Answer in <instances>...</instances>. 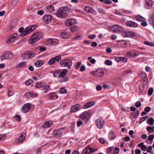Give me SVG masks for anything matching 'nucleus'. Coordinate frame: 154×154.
Listing matches in <instances>:
<instances>
[{
    "mask_svg": "<svg viewBox=\"0 0 154 154\" xmlns=\"http://www.w3.org/2000/svg\"><path fill=\"white\" fill-rule=\"evenodd\" d=\"M69 13V9L67 7H62L57 11L56 15L58 17L65 18L67 17Z\"/></svg>",
    "mask_w": 154,
    "mask_h": 154,
    "instance_id": "obj_1",
    "label": "nucleus"
},
{
    "mask_svg": "<svg viewBox=\"0 0 154 154\" xmlns=\"http://www.w3.org/2000/svg\"><path fill=\"white\" fill-rule=\"evenodd\" d=\"M41 35L40 32L34 33L30 38L29 40V43L31 44H33L38 40L41 38Z\"/></svg>",
    "mask_w": 154,
    "mask_h": 154,
    "instance_id": "obj_2",
    "label": "nucleus"
},
{
    "mask_svg": "<svg viewBox=\"0 0 154 154\" xmlns=\"http://www.w3.org/2000/svg\"><path fill=\"white\" fill-rule=\"evenodd\" d=\"M34 52L31 51H27L25 52L22 55V57L24 60H27L32 58L35 56Z\"/></svg>",
    "mask_w": 154,
    "mask_h": 154,
    "instance_id": "obj_3",
    "label": "nucleus"
},
{
    "mask_svg": "<svg viewBox=\"0 0 154 154\" xmlns=\"http://www.w3.org/2000/svg\"><path fill=\"white\" fill-rule=\"evenodd\" d=\"M35 28L36 26L35 25H32L27 27L22 33H21V35L23 36L27 35L33 31Z\"/></svg>",
    "mask_w": 154,
    "mask_h": 154,
    "instance_id": "obj_4",
    "label": "nucleus"
},
{
    "mask_svg": "<svg viewBox=\"0 0 154 154\" xmlns=\"http://www.w3.org/2000/svg\"><path fill=\"white\" fill-rule=\"evenodd\" d=\"M60 64L61 67H67L69 69L70 68V66L72 65V62L70 60L66 59L61 61Z\"/></svg>",
    "mask_w": 154,
    "mask_h": 154,
    "instance_id": "obj_5",
    "label": "nucleus"
},
{
    "mask_svg": "<svg viewBox=\"0 0 154 154\" xmlns=\"http://www.w3.org/2000/svg\"><path fill=\"white\" fill-rule=\"evenodd\" d=\"M109 30L114 33H119L122 32L123 29L121 26L118 25H115L110 27Z\"/></svg>",
    "mask_w": 154,
    "mask_h": 154,
    "instance_id": "obj_6",
    "label": "nucleus"
},
{
    "mask_svg": "<svg viewBox=\"0 0 154 154\" xmlns=\"http://www.w3.org/2000/svg\"><path fill=\"white\" fill-rule=\"evenodd\" d=\"M90 117L89 113L86 111L82 112L80 115V119L85 121H87L88 120Z\"/></svg>",
    "mask_w": 154,
    "mask_h": 154,
    "instance_id": "obj_7",
    "label": "nucleus"
},
{
    "mask_svg": "<svg viewBox=\"0 0 154 154\" xmlns=\"http://www.w3.org/2000/svg\"><path fill=\"white\" fill-rule=\"evenodd\" d=\"M95 123L97 127L100 129L102 128L104 125V121L101 118L97 119L96 120Z\"/></svg>",
    "mask_w": 154,
    "mask_h": 154,
    "instance_id": "obj_8",
    "label": "nucleus"
},
{
    "mask_svg": "<svg viewBox=\"0 0 154 154\" xmlns=\"http://www.w3.org/2000/svg\"><path fill=\"white\" fill-rule=\"evenodd\" d=\"M26 135V133H23L21 134L18 138L16 139L15 141V143H21L24 140Z\"/></svg>",
    "mask_w": 154,
    "mask_h": 154,
    "instance_id": "obj_9",
    "label": "nucleus"
},
{
    "mask_svg": "<svg viewBox=\"0 0 154 154\" xmlns=\"http://www.w3.org/2000/svg\"><path fill=\"white\" fill-rule=\"evenodd\" d=\"M104 74V71L101 69H98L96 72H93L92 73L94 76L98 78L103 76Z\"/></svg>",
    "mask_w": 154,
    "mask_h": 154,
    "instance_id": "obj_10",
    "label": "nucleus"
},
{
    "mask_svg": "<svg viewBox=\"0 0 154 154\" xmlns=\"http://www.w3.org/2000/svg\"><path fill=\"white\" fill-rule=\"evenodd\" d=\"M58 40L56 39L49 38L47 40L46 42V44L47 45H56L58 43Z\"/></svg>",
    "mask_w": 154,
    "mask_h": 154,
    "instance_id": "obj_11",
    "label": "nucleus"
},
{
    "mask_svg": "<svg viewBox=\"0 0 154 154\" xmlns=\"http://www.w3.org/2000/svg\"><path fill=\"white\" fill-rule=\"evenodd\" d=\"M94 151V149L91 147H85L83 150L82 154H91Z\"/></svg>",
    "mask_w": 154,
    "mask_h": 154,
    "instance_id": "obj_12",
    "label": "nucleus"
},
{
    "mask_svg": "<svg viewBox=\"0 0 154 154\" xmlns=\"http://www.w3.org/2000/svg\"><path fill=\"white\" fill-rule=\"evenodd\" d=\"M76 23V20L74 19H69L66 20L65 22V24L67 26H72Z\"/></svg>",
    "mask_w": 154,
    "mask_h": 154,
    "instance_id": "obj_13",
    "label": "nucleus"
},
{
    "mask_svg": "<svg viewBox=\"0 0 154 154\" xmlns=\"http://www.w3.org/2000/svg\"><path fill=\"white\" fill-rule=\"evenodd\" d=\"M12 55V53L9 52H6L2 54L1 57V58L2 60L8 59L11 57Z\"/></svg>",
    "mask_w": 154,
    "mask_h": 154,
    "instance_id": "obj_14",
    "label": "nucleus"
},
{
    "mask_svg": "<svg viewBox=\"0 0 154 154\" xmlns=\"http://www.w3.org/2000/svg\"><path fill=\"white\" fill-rule=\"evenodd\" d=\"M125 25L128 27L136 28L137 27L138 24L133 21H128L125 23Z\"/></svg>",
    "mask_w": 154,
    "mask_h": 154,
    "instance_id": "obj_15",
    "label": "nucleus"
},
{
    "mask_svg": "<svg viewBox=\"0 0 154 154\" xmlns=\"http://www.w3.org/2000/svg\"><path fill=\"white\" fill-rule=\"evenodd\" d=\"M31 108V105L30 103H26L23 106L22 110L23 112L26 113L28 112Z\"/></svg>",
    "mask_w": 154,
    "mask_h": 154,
    "instance_id": "obj_16",
    "label": "nucleus"
},
{
    "mask_svg": "<svg viewBox=\"0 0 154 154\" xmlns=\"http://www.w3.org/2000/svg\"><path fill=\"white\" fill-rule=\"evenodd\" d=\"M43 19L46 23H48L51 21L52 16L51 15H45L43 16Z\"/></svg>",
    "mask_w": 154,
    "mask_h": 154,
    "instance_id": "obj_17",
    "label": "nucleus"
},
{
    "mask_svg": "<svg viewBox=\"0 0 154 154\" xmlns=\"http://www.w3.org/2000/svg\"><path fill=\"white\" fill-rule=\"evenodd\" d=\"M17 34H12L7 41V42L8 44H11L14 41L17 39Z\"/></svg>",
    "mask_w": 154,
    "mask_h": 154,
    "instance_id": "obj_18",
    "label": "nucleus"
},
{
    "mask_svg": "<svg viewBox=\"0 0 154 154\" xmlns=\"http://www.w3.org/2000/svg\"><path fill=\"white\" fill-rule=\"evenodd\" d=\"M81 109L80 105L79 104H77L72 106L70 110L72 112H76Z\"/></svg>",
    "mask_w": 154,
    "mask_h": 154,
    "instance_id": "obj_19",
    "label": "nucleus"
},
{
    "mask_svg": "<svg viewBox=\"0 0 154 154\" xmlns=\"http://www.w3.org/2000/svg\"><path fill=\"white\" fill-rule=\"evenodd\" d=\"M85 11L86 12L90 13L93 14H96V11L92 9L89 6H86L84 9Z\"/></svg>",
    "mask_w": 154,
    "mask_h": 154,
    "instance_id": "obj_20",
    "label": "nucleus"
},
{
    "mask_svg": "<svg viewBox=\"0 0 154 154\" xmlns=\"http://www.w3.org/2000/svg\"><path fill=\"white\" fill-rule=\"evenodd\" d=\"M152 6V4L150 0H145V7L147 9H150Z\"/></svg>",
    "mask_w": 154,
    "mask_h": 154,
    "instance_id": "obj_21",
    "label": "nucleus"
},
{
    "mask_svg": "<svg viewBox=\"0 0 154 154\" xmlns=\"http://www.w3.org/2000/svg\"><path fill=\"white\" fill-rule=\"evenodd\" d=\"M49 96L50 99L56 100L58 98V96L55 93L52 92L49 94Z\"/></svg>",
    "mask_w": 154,
    "mask_h": 154,
    "instance_id": "obj_22",
    "label": "nucleus"
},
{
    "mask_svg": "<svg viewBox=\"0 0 154 154\" xmlns=\"http://www.w3.org/2000/svg\"><path fill=\"white\" fill-rule=\"evenodd\" d=\"M119 42H120V43H119V44L120 47L125 48L127 47L128 42L126 41L122 40L119 41Z\"/></svg>",
    "mask_w": 154,
    "mask_h": 154,
    "instance_id": "obj_23",
    "label": "nucleus"
},
{
    "mask_svg": "<svg viewBox=\"0 0 154 154\" xmlns=\"http://www.w3.org/2000/svg\"><path fill=\"white\" fill-rule=\"evenodd\" d=\"M62 133L59 130H54L53 132V135L55 137H58L61 136Z\"/></svg>",
    "mask_w": 154,
    "mask_h": 154,
    "instance_id": "obj_24",
    "label": "nucleus"
},
{
    "mask_svg": "<svg viewBox=\"0 0 154 154\" xmlns=\"http://www.w3.org/2000/svg\"><path fill=\"white\" fill-rule=\"evenodd\" d=\"M53 122L51 121H48L45 123L43 126V127L45 128L47 127H49L51 126Z\"/></svg>",
    "mask_w": 154,
    "mask_h": 154,
    "instance_id": "obj_25",
    "label": "nucleus"
},
{
    "mask_svg": "<svg viewBox=\"0 0 154 154\" xmlns=\"http://www.w3.org/2000/svg\"><path fill=\"white\" fill-rule=\"evenodd\" d=\"M60 37L64 39H66L69 37V35L67 32H61L60 34Z\"/></svg>",
    "mask_w": 154,
    "mask_h": 154,
    "instance_id": "obj_26",
    "label": "nucleus"
},
{
    "mask_svg": "<svg viewBox=\"0 0 154 154\" xmlns=\"http://www.w3.org/2000/svg\"><path fill=\"white\" fill-rule=\"evenodd\" d=\"M44 63L42 61L39 60L36 62L34 63L35 66L36 67H39L41 66Z\"/></svg>",
    "mask_w": 154,
    "mask_h": 154,
    "instance_id": "obj_27",
    "label": "nucleus"
},
{
    "mask_svg": "<svg viewBox=\"0 0 154 154\" xmlns=\"http://www.w3.org/2000/svg\"><path fill=\"white\" fill-rule=\"evenodd\" d=\"M147 122L148 124L150 125H152L154 124V120L153 118L150 117L147 119Z\"/></svg>",
    "mask_w": 154,
    "mask_h": 154,
    "instance_id": "obj_28",
    "label": "nucleus"
},
{
    "mask_svg": "<svg viewBox=\"0 0 154 154\" xmlns=\"http://www.w3.org/2000/svg\"><path fill=\"white\" fill-rule=\"evenodd\" d=\"M126 34L128 37H132L136 35L135 33L132 31H128L126 32Z\"/></svg>",
    "mask_w": 154,
    "mask_h": 154,
    "instance_id": "obj_29",
    "label": "nucleus"
},
{
    "mask_svg": "<svg viewBox=\"0 0 154 154\" xmlns=\"http://www.w3.org/2000/svg\"><path fill=\"white\" fill-rule=\"evenodd\" d=\"M46 9L50 12H52L54 10V7L51 5H48L46 7Z\"/></svg>",
    "mask_w": 154,
    "mask_h": 154,
    "instance_id": "obj_30",
    "label": "nucleus"
},
{
    "mask_svg": "<svg viewBox=\"0 0 154 154\" xmlns=\"http://www.w3.org/2000/svg\"><path fill=\"white\" fill-rule=\"evenodd\" d=\"M67 72V70L66 69H63L59 75L58 76L60 78H61L65 75Z\"/></svg>",
    "mask_w": 154,
    "mask_h": 154,
    "instance_id": "obj_31",
    "label": "nucleus"
},
{
    "mask_svg": "<svg viewBox=\"0 0 154 154\" xmlns=\"http://www.w3.org/2000/svg\"><path fill=\"white\" fill-rule=\"evenodd\" d=\"M94 104L95 103L94 102H91L88 103L85 105V106H84V108L85 109H87L94 105Z\"/></svg>",
    "mask_w": 154,
    "mask_h": 154,
    "instance_id": "obj_32",
    "label": "nucleus"
},
{
    "mask_svg": "<svg viewBox=\"0 0 154 154\" xmlns=\"http://www.w3.org/2000/svg\"><path fill=\"white\" fill-rule=\"evenodd\" d=\"M136 18V20L139 21H143L146 20L144 17L140 15L137 16Z\"/></svg>",
    "mask_w": 154,
    "mask_h": 154,
    "instance_id": "obj_33",
    "label": "nucleus"
},
{
    "mask_svg": "<svg viewBox=\"0 0 154 154\" xmlns=\"http://www.w3.org/2000/svg\"><path fill=\"white\" fill-rule=\"evenodd\" d=\"M149 22L154 27V16H152L150 17L149 20Z\"/></svg>",
    "mask_w": 154,
    "mask_h": 154,
    "instance_id": "obj_34",
    "label": "nucleus"
},
{
    "mask_svg": "<svg viewBox=\"0 0 154 154\" xmlns=\"http://www.w3.org/2000/svg\"><path fill=\"white\" fill-rule=\"evenodd\" d=\"M79 29L78 27L77 26H73L70 28V30L72 32H75L77 31Z\"/></svg>",
    "mask_w": 154,
    "mask_h": 154,
    "instance_id": "obj_35",
    "label": "nucleus"
},
{
    "mask_svg": "<svg viewBox=\"0 0 154 154\" xmlns=\"http://www.w3.org/2000/svg\"><path fill=\"white\" fill-rule=\"evenodd\" d=\"M44 88V90L45 93H47L48 91V89H50V86L48 85H45L43 86Z\"/></svg>",
    "mask_w": 154,
    "mask_h": 154,
    "instance_id": "obj_36",
    "label": "nucleus"
},
{
    "mask_svg": "<svg viewBox=\"0 0 154 154\" xmlns=\"http://www.w3.org/2000/svg\"><path fill=\"white\" fill-rule=\"evenodd\" d=\"M25 96L29 98L30 97H34L35 96V95L33 94H32V93L30 92H28L26 93V94H25Z\"/></svg>",
    "mask_w": 154,
    "mask_h": 154,
    "instance_id": "obj_37",
    "label": "nucleus"
},
{
    "mask_svg": "<svg viewBox=\"0 0 154 154\" xmlns=\"http://www.w3.org/2000/svg\"><path fill=\"white\" fill-rule=\"evenodd\" d=\"M35 86L36 88H40L42 87L43 86L42 82H38L36 83L35 84Z\"/></svg>",
    "mask_w": 154,
    "mask_h": 154,
    "instance_id": "obj_38",
    "label": "nucleus"
},
{
    "mask_svg": "<svg viewBox=\"0 0 154 154\" xmlns=\"http://www.w3.org/2000/svg\"><path fill=\"white\" fill-rule=\"evenodd\" d=\"M101 2H103L104 3L107 4H110L112 3V1L110 0H98Z\"/></svg>",
    "mask_w": 154,
    "mask_h": 154,
    "instance_id": "obj_39",
    "label": "nucleus"
},
{
    "mask_svg": "<svg viewBox=\"0 0 154 154\" xmlns=\"http://www.w3.org/2000/svg\"><path fill=\"white\" fill-rule=\"evenodd\" d=\"M145 45H147L151 47L154 46V43L152 42H150L147 41H145L144 42Z\"/></svg>",
    "mask_w": 154,
    "mask_h": 154,
    "instance_id": "obj_40",
    "label": "nucleus"
},
{
    "mask_svg": "<svg viewBox=\"0 0 154 154\" xmlns=\"http://www.w3.org/2000/svg\"><path fill=\"white\" fill-rule=\"evenodd\" d=\"M139 114V111L137 110L132 113V115L134 118H136L138 116Z\"/></svg>",
    "mask_w": 154,
    "mask_h": 154,
    "instance_id": "obj_41",
    "label": "nucleus"
},
{
    "mask_svg": "<svg viewBox=\"0 0 154 154\" xmlns=\"http://www.w3.org/2000/svg\"><path fill=\"white\" fill-rule=\"evenodd\" d=\"M55 62L53 57L51 58L48 62V63L50 65H51L54 64Z\"/></svg>",
    "mask_w": 154,
    "mask_h": 154,
    "instance_id": "obj_42",
    "label": "nucleus"
},
{
    "mask_svg": "<svg viewBox=\"0 0 154 154\" xmlns=\"http://www.w3.org/2000/svg\"><path fill=\"white\" fill-rule=\"evenodd\" d=\"M55 62H57L60 60L61 59V57L60 55H58L56 57H53Z\"/></svg>",
    "mask_w": 154,
    "mask_h": 154,
    "instance_id": "obj_43",
    "label": "nucleus"
},
{
    "mask_svg": "<svg viewBox=\"0 0 154 154\" xmlns=\"http://www.w3.org/2000/svg\"><path fill=\"white\" fill-rule=\"evenodd\" d=\"M14 92L10 88L9 89L8 91V94L9 96H11L14 95Z\"/></svg>",
    "mask_w": 154,
    "mask_h": 154,
    "instance_id": "obj_44",
    "label": "nucleus"
},
{
    "mask_svg": "<svg viewBox=\"0 0 154 154\" xmlns=\"http://www.w3.org/2000/svg\"><path fill=\"white\" fill-rule=\"evenodd\" d=\"M109 136L110 139L112 140L115 138L116 135L114 134V133L113 132H111L109 133Z\"/></svg>",
    "mask_w": 154,
    "mask_h": 154,
    "instance_id": "obj_45",
    "label": "nucleus"
},
{
    "mask_svg": "<svg viewBox=\"0 0 154 154\" xmlns=\"http://www.w3.org/2000/svg\"><path fill=\"white\" fill-rule=\"evenodd\" d=\"M119 148L115 147L113 150V154H117L119 152Z\"/></svg>",
    "mask_w": 154,
    "mask_h": 154,
    "instance_id": "obj_46",
    "label": "nucleus"
},
{
    "mask_svg": "<svg viewBox=\"0 0 154 154\" xmlns=\"http://www.w3.org/2000/svg\"><path fill=\"white\" fill-rule=\"evenodd\" d=\"M83 122L80 120L78 121L77 122V126L78 127H79L81 126H82L83 125Z\"/></svg>",
    "mask_w": 154,
    "mask_h": 154,
    "instance_id": "obj_47",
    "label": "nucleus"
},
{
    "mask_svg": "<svg viewBox=\"0 0 154 154\" xmlns=\"http://www.w3.org/2000/svg\"><path fill=\"white\" fill-rule=\"evenodd\" d=\"M145 86L144 85H140L139 87V91L141 93L143 92Z\"/></svg>",
    "mask_w": 154,
    "mask_h": 154,
    "instance_id": "obj_48",
    "label": "nucleus"
},
{
    "mask_svg": "<svg viewBox=\"0 0 154 154\" xmlns=\"http://www.w3.org/2000/svg\"><path fill=\"white\" fill-rule=\"evenodd\" d=\"M153 91V89L152 88H150L149 89L148 92V95L150 96L152 94Z\"/></svg>",
    "mask_w": 154,
    "mask_h": 154,
    "instance_id": "obj_49",
    "label": "nucleus"
},
{
    "mask_svg": "<svg viewBox=\"0 0 154 154\" xmlns=\"http://www.w3.org/2000/svg\"><path fill=\"white\" fill-rule=\"evenodd\" d=\"M60 92L61 94H66L67 92V90L64 88H62L60 89Z\"/></svg>",
    "mask_w": 154,
    "mask_h": 154,
    "instance_id": "obj_50",
    "label": "nucleus"
},
{
    "mask_svg": "<svg viewBox=\"0 0 154 154\" xmlns=\"http://www.w3.org/2000/svg\"><path fill=\"white\" fill-rule=\"evenodd\" d=\"M32 82V80H28L26 81L25 82V85L27 86L30 85Z\"/></svg>",
    "mask_w": 154,
    "mask_h": 154,
    "instance_id": "obj_51",
    "label": "nucleus"
},
{
    "mask_svg": "<svg viewBox=\"0 0 154 154\" xmlns=\"http://www.w3.org/2000/svg\"><path fill=\"white\" fill-rule=\"evenodd\" d=\"M126 55L130 57H133V52L131 51H128L126 53Z\"/></svg>",
    "mask_w": 154,
    "mask_h": 154,
    "instance_id": "obj_52",
    "label": "nucleus"
},
{
    "mask_svg": "<svg viewBox=\"0 0 154 154\" xmlns=\"http://www.w3.org/2000/svg\"><path fill=\"white\" fill-rule=\"evenodd\" d=\"M146 129L148 131L150 132H152L154 131L151 127L150 126H148L146 128Z\"/></svg>",
    "mask_w": 154,
    "mask_h": 154,
    "instance_id": "obj_53",
    "label": "nucleus"
},
{
    "mask_svg": "<svg viewBox=\"0 0 154 154\" xmlns=\"http://www.w3.org/2000/svg\"><path fill=\"white\" fill-rule=\"evenodd\" d=\"M105 63L107 65H111L112 64V62L110 60H107L105 61Z\"/></svg>",
    "mask_w": 154,
    "mask_h": 154,
    "instance_id": "obj_54",
    "label": "nucleus"
},
{
    "mask_svg": "<svg viewBox=\"0 0 154 154\" xmlns=\"http://www.w3.org/2000/svg\"><path fill=\"white\" fill-rule=\"evenodd\" d=\"M147 118V116H145V117H142V118H141L140 119V120L139 121V122L140 123H141L142 122H143Z\"/></svg>",
    "mask_w": 154,
    "mask_h": 154,
    "instance_id": "obj_55",
    "label": "nucleus"
},
{
    "mask_svg": "<svg viewBox=\"0 0 154 154\" xmlns=\"http://www.w3.org/2000/svg\"><path fill=\"white\" fill-rule=\"evenodd\" d=\"M14 118L18 122H19L20 121V118L18 115H16V116H14Z\"/></svg>",
    "mask_w": 154,
    "mask_h": 154,
    "instance_id": "obj_56",
    "label": "nucleus"
},
{
    "mask_svg": "<svg viewBox=\"0 0 154 154\" xmlns=\"http://www.w3.org/2000/svg\"><path fill=\"white\" fill-rule=\"evenodd\" d=\"M154 138V135H150L148 137V139L150 141H152Z\"/></svg>",
    "mask_w": 154,
    "mask_h": 154,
    "instance_id": "obj_57",
    "label": "nucleus"
},
{
    "mask_svg": "<svg viewBox=\"0 0 154 154\" xmlns=\"http://www.w3.org/2000/svg\"><path fill=\"white\" fill-rule=\"evenodd\" d=\"M113 149L112 147H110L107 148V152L108 153H110Z\"/></svg>",
    "mask_w": 154,
    "mask_h": 154,
    "instance_id": "obj_58",
    "label": "nucleus"
},
{
    "mask_svg": "<svg viewBox=\"0 0 154 154\" xmlns=\"http://www.w3.org/2000/svg\"><path fill=\"white\" fill-rule=\"evenodd\" d=\"M142 79L143 80L144 82L146 81L147 82L148 81L147 76L146 74H144L142 78Z\"/></svg>",
    "mask_w": 154,
    "mask_h": 154,
    "instance_id": "obj_59",
    "label": "nucleus"
},
{
    "mask_svg": "<svg viewBox=\"0 0 154 154\" xmlns=\"http://www.w3.org/2000/svg\"><path fill=\"white\" fill-rule=\"evenodd\" d=\"M135 106L136 107H140L141 105V103L140 101H137L135 104Z\"/></svg>",
    "mask_w": 154,
    "mask_h": 154,
    "instance_id": "obj_60",
    "label": "nucleus"
},
{
    "mask_svg": "<svg viewBox=\"0 0 154 154\" xmlns=\"http://www.w3.org/2000/svg\"><path fill=\"white\" fill-rule=\"evenodd\" d=\"M81 64V62H78L75 65V68L76 69H78L80 66Z\"/></svg>",
    "mask_w": 154,
    "mask_h": 154,
    "instance_id": "obj_61",
    "label": "nucleus"
},
{
    "mask_svg": "<svg viewBox=\"0 0 154 154\" xmlns=\"http://www.w3.org/2000/svg\"><path fill=\"white\" fill-rule=\"evenodd\" d=\"M105 141L104 139L102 138H100L99 139V142L102 144H104V143Z\"/></svg>",
    "mask_w": 154,
    "mask_h": 154,
    "instance_id": "obj_62",
    "label": "nucleus"
},
{
    "mask_svg": "<svg viewBox=\"0 0 154 154\" xmlns=\"http://www.w3.org/2000/svg\"><path fill=\"white\" fill-rule=\"evenodd\" d=\"M141 149L143 151H145L147 149V147L146 146L143 144V145L141 147Z\"/></svg>",
    "mask_w": 154,
    "mask_h": 154,
    "instance_id": "obj_63",
    "label": "nucleus"
},
{
    "mask_svg": "<svg viewBox=\"0 0 154 154\" xmlns=\"http://www.w3.org/2000/svg\"><path fill=\"white\" fill-rule=\"evenodd\" d=\"M151 108L149 106H147L144 109V110L146 112H149Z\"/></svg>",
    "mask_w": 154,
    "mask_h": 154,
    "instance_id": "obj_64",
    "label": "nucleus"
}]
</instances>
